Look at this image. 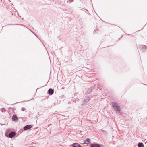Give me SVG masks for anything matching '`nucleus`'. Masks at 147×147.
<instances>
[{
  "instance_id": "f257e3e1",
  "label": "nucleus",
  "mask_w": 147,
  "mask_h": 147,
  "mask_svg": "<svg viewBox=\"0 0 147 147\" xmlns=\"http://www.w3.org/2000/svg\"><path fill=\"white\" fill-rule=\"evenodd\" d=\"M111 105L113 108L114 109L116 110L117 113H120L121 111L120 107L117 103L115 102H112L111 103Z\"/></svg>"
},
{
  "instance_id": "f03ea898",
  "label": "nucleus",
  "mask_w": 147,
  "mask_h": 147,
  "mask_svg": "<svg viewBox=\"0 0 147 147\" xmlns=\"http://www.w3.org/2000/svg\"><path fill=\"white\" fill-rule=\"evenodd\" d=\"M90 146L91 147H105V145L96 142L92 143Z\"/></svg>"
},
{
  "instance_id": "7ed1b4c3",
  "label": "nucleus",
  "mask_w": 147,
  "mask_h": 147,
  "mask_svg": "<svg viewBox=\"0 0 147 147\" xmlns=\"http://www.w3.org/2000/svg\"><path fill=\"white\" fill-rule=\"evenodd\" d=\"M90 97H87L83 98L82 100V105L83 104H85L88 103L90 100Z\"/></svg>"
},
{
  "instance_id": "20e7f679",
  "label": "nucleus",
  "mask_w": 147,
  "mask_h": 147,
  "mask_svg": "<svg viewBox=\"0 0 147 147\" xmlns=\"http://www.w3.org/2000/svg\"><path fill=\"white\" fill-rule=\"evenodd\" d=\"M139 49H140L142 52H144L146 49V46L145 45H140L139 47Z\"/></svg>"
},
{
  "instance_id": "39448f33",
  "label": "nucleus",
  "mask_w": 147,
  "mask_h": 147,
  "mask_svg": "<svg viewBox=\"0 0 147 147\" xmlns=\"http://www.w3.org/2000/svg\"><path fill=\"white\" fill-rule=\"evenodd\" d=\"M32 127V126L30 125H27L25 126L24 128V130H28L30 129Z\"/></svg>"
},
{
  "instance_id": "423d86ee",
  "label": "nucleus",
  "mask_w": 147,
  "mask_h": 147,
  "mask_svg": "<svg viewBox=\"0 0 147 147\" xmlns=\"http://www.w3.org/2000/svg\"><path fill=\"white\" fill-rule=\"evenodd\" d=\"M48 94L50 95H52L53 94L54 90L50 88L48 91Z\"/></svg>"
},
{
  "instance_id": "0eeeda50",
  "label": "nucleus",
  "mask_w": 147,
  "mask_h": 147,
  "mask_svg": "<svg viewBox=\"0 0 147 147\" xmlns=\"http://www.w3.org/2000/svg\"><path fill=\"white\" fill-rule=\"evenodd\" d=\"M16 135V134L15 132H11L9 133V136L10 138H12V137H14Z\"/></svg>"
},
{
  "instance_id": "6e6552de",
  "label": "nucleus",
  "mask_w": 147,
  "mask_h": 147,
  "mask_svg": "<svg viewBox=\"0 0 147 147\" xmlns=\"http://www.w3.org/2000/svg\"><path fill=\"white\" fill-rule=\"evenodd\" d=\"M84 144H87L88 143H91V140L90 138H86V140H84Z\"/></svg>"
},
{
  "instance_id": "1a4fd4ad",
  "label": "nucleus",
  "mask_w": 147,
  "mask_h": 147,
  "mask_svg": "<svg viewBox=\"0 0 147 147\" xmlns=\"http://www.w3.org/2000/svg\"><path fill=\"white\" fill-rule=\"evenodd\" d=\"M72 147H81V146L79 144L75 143L72 144Z\"/></svg>"
},
{
  "instance_id": "9d476101",
  "label": "nucleus",
  "mask_w": 147,
  "mask_h": 147,
  "mask_svg": "<svg viewBox=\"0 0 147 147\" xmlns=\"http://www.w3.org/2000/svg\"><path fill=\"white\" fill-rule=\"evenodd\" d=\"M12 120L13 121H16L18 120L17 116L16 115H13L12 117Z\"/></svg>"
},
{
  "instance_id": "9b49d317",
  "label": "nucleus",
  "mask_w": 147,
  "mask_h": 147,
  "mask_svg": "<svg viewBox=\"0 0 147 147\" xmlns=\"http://www.w3.org/2000/svg\"><path fill=\"white\" fill-rule=\"evenodd\" d=\"M92 90V88H90L87 91V92L86 93L87 94H89Z\"/></svg>"
},
{
  "instance_id": "f8f14e48",
  "label": "nucleus",
  "mask_w": 147,
  "mask_h": 147,
  "mask_svg": "<svg viewBox=\"0 0 147 147\" xmlns=\"http://www.w3.org/2000/svg\"><path fill=\"white\" fill-rule=\"evenodd\" d=\"M144 146L142 142H139L138 143V147H144Z\"/></svg>"
},
{
  "instance_id": "ddd939ff",
  "label": "nucleus",
  "mask_w": 147,
  "mask_h": 147,
  "mask_svg": "<svg viewBox=\"0 0 147 147\" xmlns=\"http://www.w3.org/2000/svg\"><path fill=\"white\" fill-rule=\"evenodd\" d=\"M1 110L2 112H5V109L4 108H1Z\"/></svg>"
},
{
  "instance_id": "4468645a",
  "label": "nucleus",
  "mask_w": 147,
  "mask_h": 147,
  "mask_svg": "<svg viewBox=\"0 0 147 147\" xmlns=\"http://www.w3.org/2000/svg\"><path fill=\"white\" fill-rule=\"evenodd\" d=\"M67 3H71L72 2H73L72 0H69L68 1H67Z\"/></svg>"
},
{
  "instance_id": "2eb2a0df",
  "label": "nucleus",
  "mask_w": 147,
  "mask_h": 147,
  "mask_svg": "<svg viewBox=\"0 0 147 147\" xmlns=\"http://www.w3.org/2000/svg\"><path fill=\"white\" fill-rule=\"evenodd\" d=\"M25 108H22L21 109V111H25Z\"/></svg>"
},
{
  "instance_id": "dca6fc26",
  "label": "nucleus",
  "mask_w": 147,
  "mask_h": 147,
  "mask_svg": "<svg viewBox=\"0 0 147 147\" xmlns=\"http://www.w3.org/2000/svg\"><path fill=\"white\" fill-rule=\"evenodd\" d=\"M32 33H33V34L35 35L37 37H38L37 35H36V34L35 33H34V32H33L32 31Z\"/></svg>"
},
{
  "instance_id": "f3484780",
  "label": "nucleus",
  "mask_w": 147,
  "mask_h": 147,
  "mask_svg": "<svg viewBox=\"0 0 147 147\" xmlns=\"http://www.w3.org/2000/svg\"><path fill=\"white\" fill-rule=\"evenodd\" d=\"M96 31L94 30V33L95 34L96 33Z\"/></svg>"
},
{
  "instance_id": "a211bd4d",
  "label": "nucleus",
  "mask_w": 147,
  "mask_h": 147,
  "mask_svg": "<svg viewBox=\"0 0 147 147\" xmlns=\"http://www.w3.org/2000/svg\"><path fill=\"white\" fill-rule=\"evenodd\" d=\"M32 144L33 145L34 144H35V143H34V142H32Z\"/></svg>"
}]
</instances>
